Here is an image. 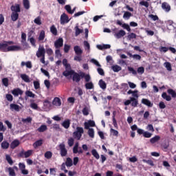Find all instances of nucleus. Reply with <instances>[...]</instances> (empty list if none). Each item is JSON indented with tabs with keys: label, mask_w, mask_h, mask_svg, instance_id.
Masks as SVG:
<instances>
[{
	"label": "nucleus",
	"mask_w": 176,
	"mask_h": 176,
	"mask_svg": "<svg viewBox=\"0 0 176 176\" xmlns=\"http://www.w3.org/2000/svg\"><path fill=\"white\" fill-rule=\"evenodd\" d=\"M84 46L85 47V50H88V52H90V44L89 43V42L85 41Z\"/></svg>",
	"instance_id": "63"
},
{
	"label": "nucleus",
	"mask_w": 176,
	"mask_h": 176,
	"mask_svg": "<svg viewBox=\"0 0 176 176\" xmlns=\"http://www.w3.org/2000/svg\"><path fill=\"white\" fill-rule=\"evenodd\" d=\"M70 124H71V122L69 121V120H65V121L62 123V126H63V127H64L65 129H69Z\"/></svg>",
	"instance_id": "32"
},
{
	"label": "nucleus",
	"mask_w": 176,
	"mask_h": 176,
	"mask_svg": "<svg viewBox=\"0 0 176 176\" xmlns=\"http://www.w3.org/2000/svg\"><path fill=\"white\" fill-rule=\"evenodd\" d=\"M124 35H126V32L123 30H121L118 31L117 33L114 34V36L117 39H120V38H123V36H124Z\"/></svg>",
	"instance_id": "12"
},
{
	"label": "nucleus",
	"mask_w": 176,
	"mask_h": 176,
	"mask_svg": "<svg viewBox=\"0 0 176 176\" xmlns=\"http://www.w3.org/2000/svg\"><path fill=\"white\" fill-rule=\"evenodd\" d=\"M10 9L12 13H20L21 12V8H20V4H15L14 6H12Z\"/></svg>",
	"instance_id": "10"
},
{
	"label": "nucleus",
	"mask_w": 176,
	"mask_h": 176,
	"mask_svg": "<svg viewBox=\"0 0 176 176\" xmlns=\"http://www.w3.org/2000/svg\"><path fill=\"white\" fill-rule=\"evenodd\" d=\"M146 1H151V0H146ZM139 5H140L141 6H145V8H149V3L144 0H142L141 1H140Z\"/></svg>",
	"instance_id": "37"
},
{
	"label": "nucleus",
	"mask_w": 176,
	"mask_h": 176,
	"mask_svg": "<svg viewBox=\"0 0 176 176\" xmlns=\"http://www.w3.org/2000/svg\"><path fill=\"white\" fill-rule=\"evenodd\" d=\"M1 148L2 149H8V148H9V142L6 141H3L1 143Z\"/></svg>",
	"instance_id": "50"
},
{
	"label": "nucleus",
	"mask_w": 176,
	"mask_h": 176,
	"mask_svg": "<svg viewBox=\"0 0 176 176\" xmlns=\"http://www.w3.org/2000/svg\"><path fill=\"white\" fill-rule=\"evenodd\" d=\"M58 148L60 149V155L62 157H65V156L68 155V150L65 148V144L64 143L60 144Z\"/></svg>",
	"instance_id": "2"
},
{
	"label": "nucleus",
	"mask_w": 176,
	"mask_h": 176,
	"mask_svg": "<svg viewBox=\"0 0 176 176\" xmlns=\"http://www.w3.org/2000/svg\"><path fill=\"white\" fill-rule=\"evenodd\" d=\"M162 8L163 10H165V12H170V10H171V6L166 2L162 3Z\"/></svg>",
	"instance_id": "17"
},
{
	"label": "nucleus",
	"mask_w": 176,
	"mask_h": 176,
	"mask_svg": "<svg viewBox=\"0 0 176 176\" xmlns=\"http://www.w3.org/2000/svg\"><path fill=\"white\" fill-rule=\"evenodd\" d=\"M158 141H160V136L155 135V137L150 139L151 144H156Z\"/></svg>",
	"instance_id": "25"
},
{
	"label": "nucleus",
	"mask_w": 176,
	"mask_h": 176,
	"mask_svg": "<svg viewBox=\"0 0 176 176\" xmlns=\"http://www.w3.org/2000/svg\"><path fill=\"white\" fill-rule=\"evenodd\" d=\"M74 72H75V71L73 69L65 70L63 72V76H65L67 78L68 76H72V75H74Z\"/></svg>",
	"instance_id": "22"
},
{
	"label": "nucleus",
	"mask_w": 176,
	"mask_h": 176,
	"mask_svg": "<svg viewBox=\"0 0 176 176\" xmlns=\"http://www.w3.org/2000/svg\"><path fill=\"white\" fill-rule=\"evenodd\" d=\"M98 85L102 90H105L107 89V83L104 80L100 79L98 82Z\"/></svg>",
	"instance_id": "23"
},
{
	"label": "nucleus",
	"mask_w": 176,
	"mask_h": 176,
	"mask_svg": "<svg viewBox=\"0 0 176 176\" xmlns=\"http://www.w3.org/2000/svg\"><path fill=\"white\" fill-rule=\"evenodd\" d=\"M69 20L70 19L67 14L63 13V14H61L60 19L61 25H64V24H67V23H69Z\"/></svg>",
	"instance_id": "3"
},
{
	"label": "nucleus",
	"mask_w": 176,
	"mask_h": 176,
	"mask_svg": "<svg viewBox=\"0 0 176 176\" xmlns=\"http://www.w3.org/2000/svg\"><path fill=\"white\" fill-rule=\"evenodd\" d=\"M2 83L3 86L6 87H8L9 86V78H4L2 79Z\"/></svg>",
	"instance_id": "47"
},
{
	"label": "nucleus",
	"mask_w": 176,
	"mask_h": 176,
	"mask_svg": "<svg viewBox=\"0 0 176 176\" xmlns=\"http://www.w3.org/2000/svg\"><path fill=\"white\" fill-rule=\"evenodd\" d=\"M45 53H47L48 56H52L53 54V50H52V48H47Z\"/></svg>",
	"instance_id": "64"
},
{
	"label": "nucleus",
	"mask_w": 176,
	"mask_h": 176,
	"mask_svg": "<svg viewBox=\"0 0 176 176\" xmlns=\"http://www.w3.org/2000/svg\"><path fill=\"white\" fill-rule=\"evenodd\" d=\"M97 49L99 50H106L107 49H111V45L109 44H102L96 45Z\"/></svg>",
	"instance_id": "14"
},
{
	"label": "nucleus",
	"mask_w": 176,
	"mask_h": 176,
	"mask_svg": "<svg viewBox=\"0 0 176 176\" xmlns=\"http://www.w3.org/2000/svg\"><path fill=\"white\" fill-rule=\"evenodd\" d=\"M111 68L114 72H119V71H122V67L117 65L112 66Z\"/></svg>",
	"instance_id": "41"
},
{
	"label": "nucleus",
	"mask_w": 176,
	"mask_h": 176,
	"mask_svg": "<svg viewBox=\"0 0 176 176\" xmlns=\"http://www.w3.org/2000/svg\"><path fill=\"white\" fill-rule=\"evenodd\" d=\"M137 38V34L135 33H131L127 36V39L129 41H131V39H135Z\"/></svg>",
	"instance_id": "49"
},
{
	"label": "nucleus",
	"mask_w": 176,
	"mask_h": 176,
	"mask_svg": "<svg viewBox=\"0 0 176 176\" xmlns=\"http://www.w3.org/2000/svg\"><path fill=\"white\" fill-rule=\"evenodd\" d=\"M65 10H67V13H69V14H74V10H72L71 6L66 5L65 6Z\"/></svg>",
	"instance_id": "40"
},
{
	"label": "nucleus",
	"mask_w": 176,
	"mask_h": 176,
	"mask_svg": "<svg viewBox=\"0 0 176 176\" xmlns=\"http://www.w3.org/2000/svg\"><path fill=\"white\" fill-rule=\"evenodd\" d=\"M46 130H47V126L43 124L38 128L37 131H38V133H44Z\"/></svg>",
	"instance_id": "31"
},
{
	"label": "nucleus",
	"mask_w": 176,
	"mask_h": 176,
	"mask_svg": "<svg viewBox=\"0 0 176 176\" xmlns=\"http://www.w3.org/2000/svg\"><path fill=\"white\" fill-rule=\"evenodd\" d=\"M45 53L46 51L45 50V47H41L38 48V51L36 52V56L39 58L41 57L45 56Z\"/></svg>",
	"instance_id": "5"
},
{
	"label": "nucleus",
	"mask_w": 176,
	"mask_h": 176,
	"mask_svg": "<svg viewBox=\"0 0 176 176\" xmlns=\"http://www.w3.org/2000/svg\"><path fill=\"white\" fill-rule=\"evenodd\" d=\"M34 23L36 24L37 25H42V21L41 20L40 16H37L34 20Z\"/></svg>",
	"instance_id": "44"
},
{
	"label": "nucleus",
	"mask_w": 176,
	"mask_h": 176,
	"mask_svg": "<svg viewBox=\"0 0 176 176\" xmlns=\"http://www.w3.org/2000/svg\"><path fill=\"white\" fill-rule=\"evenodd\" d=\"M85 133V130H83L82 127L77 126L76 131L73 133V137L76 140H80L82 138V135Z\"/></svg>",
	"instance_id": "1"
},
{
	"label": "nucleus",
	"mask_w": 176,
	"mask_h": 176,
	"mask_svg": "<svg viewBox=\"0 0 176 176\" xmlns=\"http://www.w3.org/2000/svg\"><path fill=\"white\" fill-rule=\"evenodd\" d=\"M50 32H52V34H54L55 36L57 35V28H56V26L54 25H52L50 27Z\"/></svg>",
	"instance_id": "34"
},
{
	"label": "nucleus",
	"mask_w": 176,
	"mask_h": 176,
	"mask_svg": "<svg viewBox=\"0 0 176 176\" xmlns=\"http://www.w3.org/2000/svg\"><path fill=\"white\" fill-rule=\"evenodd\" d=\"M75 30V36H78V35H80L83 32V30L80 29L78 26H76L74 28Z\"/></svg>",
	"instance_id": "29"
},
{
	"label": "nucleus",
	"mask_w": 176,
	"mask_h": 176,
	"mask_svg": "<svg viewBox=\"0 0 176 176\" xmlns=\"http://www.w3.org/2000/svg\"><path fill=\"white\" fill-rule=\"evenodd\" d=\"M148 17L149 19H151L153 21H157L159 20V16H157V15L151 14L148 15Z\"/></svg>",
	"instance_id": "48"
},
{
	"label": "nucleus",
	"mask_w": 176,
	"mask_h": 176,
	"mask_svg": "<svg viewBox=\"0 0 176 176\" xmlns=\"http://www.w3.org/2000/svg\"><path fill=\"white\" fill-rule=\"evenodd\" d=\"M128 71L130 72L131 74H133V75H137V71L134 69L133 67H129Z\"/></svg>",
	"instance_id": "61"
},
{
	"label": "nucleus",
	"mask_w": 176,
	"mask_h": 176,
	"mask_svg": "<svg viewBox=\"0 0 176 176\" xmlns=\"http://www.w3.org/2000/svg\"><path fill=\"white\" fill-rule=\"evenodd\" d=\"M32 150H28V151L25 152L24 153V157L27 158V157H30V156H31V155H32Z\"/></svg>",
	"instance_id": "59"
},
{
	"label": "nucleus",
	"mask_w": 176,
	"mask_h": 176,
	"mask_svg": "<svg viewBox=\"0 0 176 176\" xmlns=\"http://www.w3.org/2000/svg\"><path fill=\"white\" fill-rule=\"evenodd\" d=\"M131 105L133 107V108H137L138 107V99L131 97Z\"/></svg>",
	"instance_id": "15"
},
{
	"label": "nucleus",
	"mask_w": 176,
	"mask_h": 176,
	"mask_svg": "<svg viewBox=\"0 0 176 176\" xmlns=\"http://www.w3.org/2000/svg\"><path fill=\"white\" fill-rule=\"evenodd\" d=\"M75 142V140H74V138H70L68 139L67 141V144L69 145V146H74V142Z\"/></svg>",
	"instance_id": "60"
},
{
	"label": "nucleus",
	"mask_w": 176,
	"mask_h": 176,
	"mask_svg": "<svg viewBox=\"0 0 176 176\" xmlns=\"http://www.w3.org/2000/svg\"><path fill=\"white\" fill-rule=\"evenodd\" d=\"M20 145V141L19 140H14L11 142L10 144V148L11 149H15V148H17Z\"/></svg>",
	"instance_id": "18"
},
{
	"label": "nucleus",
	"mask_w": 176,
	"mask_h": 176,
	"mask_svg": "<svg viewBox=\"0 0 176 176\" xmlns=\"http://www.w3.org/2000/svg\"><path fill=\"white\" fill-rule=\"evenodd\" d=\"M43 144V141L42 140H39L36 141L33 144V146H34V148H38V146H42Z\"/></svg>",
	"instance_id": "33"
},
{
	"label": "nucleus",
	"mask_w": 176,
	"mask_h": 176,
	"mask_svg": "<svg viewBox=\"0 0 176 176\" xmlns=\"http://www.w3.org/2000/svg\"><path fill=\"white\" fill-rule=\"evenodd\" d=\"M162 97L166 101H170L171 100V96H170V95H167V93L166 92L162 93Z\"/></svg>",
	"instance_id": "35"
},
{
	"label": "nucleus",
	"mask_w": 176,
	"mask_h": 176,
	"mask_svg": "<svg viewBox=\"0 0 176 176\" xmlns=\"http://www.w3.org/2000/svg\"><path fill=\"white\" fill-rule=\"evenodd\" d=\"M65 164L67 167H72V165L74 164V163L72 162V159H71L70 157H67L66 159V162Z\"/></svg>",
	"instance_id": "30"
},
{
	"label": "nucleus",
	"mask_w": 176,
	"mask_h": 176,
	"mask_svg": "<svg viewBox=\"0 0 176 176\" xmlns=\"http://www.w3.org/2000/svg\"><path fill=\"white\" fill-rule=\"evenodd\" d=\"M74 50L76 54V56H82L83 54V50L80 48L79 45H76L74 47Z\"/></svg>",
	"instance_id": "13"
},
{
	"label": "nucleus",
	"mask_w": 176,
	"mask_h": 176,
	"mask_svg": "<svg viewBox=\"0 0 176 176\" xmlns=\"http://www.w3.org/2000/svg\"><path fill=\"white\" fill-rule=\"evenodd\" d=\"M81 78H84L85 82H89L91 80L89 74H86L85 72H80Z\"/></svg>",
	"instance_id": "16"
},
{
	"label": "nucleus",
	"mask_w": 176,
	"mask_h": 176,
	"mask_svg": "<svg viewBox=\"0 0 176 176\" xmlns=\"http://www.w3.org/2000/svg\"><path fill=\"white\" fill-rule=\"evenodd\" d=\"M24 91L21 90L20 88H15L12 91V94L15 97H19V96H23Z\"/></svg>",
	"instance_id": "6"
},
{
	"label": "nucleus",
	"mask_w": 176,
	"mask_h": 176,
	"mask_svg": "<svg viewBox=\"0 0 176 176\" xmlns=\"http://www.w3.org/2000/svg\"><path fill=\"white\" fill-rule=\"evenodd\" d=\"M80 78H82V76H80V72L79 73H76V72H74L73 74V81L76 82V83H79V82H80Z\"/></svg>",
	"instance_id": "7"
},
{
	"label": "nucleus",
	"mask_w": 176,
	"mask_h": 176,
	"mask_svg": "<svg viewBox=\"0 0 176 176\" xmlns=\"http://www.w3.org/2000/svg\"><path fill=\"white\" fill-rule=\"evenodd\" d=\"M131 16H132L131 12H125L123 15V19H126L127 20H129V19H130V17H131Z\"/></svg>",
	"instance_id": "53"
},
{
	"label": "nucleus",
	"mask_w": 176,
	"mask_h": 176,
	"mask_svg": "<svg viewBox=\"0 0 176 176\" xmlns=\"http://www.w3.org/2000/svg\"><path fill=\"white\" fill-rule=\"evenodd\" d=\"M6 160H7L8 163L10 164V166L13 164V160H12V157H10V155H6Z\"/></svg>",
	"instance_id": "45"
},
{
	"label": "nucleus",
	"mask_w": 176,
	"mask_h": 176,
	"mask_svg": "<svg viewBox=\"0 0 176 176\" xmlns=\"http://www.w3.org/2000/svg\"><path fill=\"white\" fill-rule=\"evenodd\" d=\"M0 50L4 53H8V43H0Z\"/></svg>",
	"instance_id": "21"
},
{
	"label": "nucleus",
	"mask_w": 176,
	"mask_h": 176,
	"mask_svg": "<svg viewBox=\"0 0 176 176\" xmlns=\"http://www.w3.org/2000/svg\"><path fill=\"white\" fill-rule=\"evenodd\" d=\"M53 105L56 107H60L61 106V99L60 98L56 97L52 101Z\"/></svg>",
	"instance_id": "19"
},
{
	"label": "nucleus",
	"mask_w": 176,
	"mask_h": 176,
	"mask_svg": "<svg viewBox=\"0 0 176 176\" xmlns=\"http://www.w3.org/2000/svg\"><path fill=\"white\" fill-rule=\"evenodd\" d=\"M28 41H30L32 46H33V47H36V41L35 40V38L34 37H31L30 38H28Z\"/></svg>",
	"instance_id": "43"
},
{
	"label": "nucleus",
	"mask_w": 176,
	"mask_h": 176,
	"mask_svg": "<svg viewBox=\"0 0 176 176\" xmlns=\"http://www.w3.org/2000/svg\"><path fill=\"white\" fill-rule=\"evenodd\" d=\"M88 135L90 138H94V129L90 128L88 130Z\"/></svg>",
	"instance_id": "39"
},
{
	"label": "nucleus",
	"mask_w": 176,
	"mask_h": 176,
	"mask_svg": "<svg viewBox=\"0 0 176 176\" xmlns=\"http://www.w3.org/2000/svg\"><path fill=\"white\" fill-rule=\"evenodd\" d=\"M117 24L118 25H120L121 27H122V28H124V30H126L128 32H130V31H131V28H130V25H129V24L127 23H122V21L118 20Z\"/></svg>",
	"instance_id": "9"
},
{
	"label": "nucleus",
	"mask_w": 176,
	"mask_h": 176,
	"mask_svg": "<svg viewBox=\"0 0 176 176\" xmlns=\"http://www.w3.org/2000/svg\"><path fill=\"white\" fill-rule=\"evenodd\" d=\"M8 173L10 176H16V172H14V169L13 168H8Z\"/></svg>",
	"instance_id": "52"
},
{
	"label": "nucleus",
	"mask_w": 176,
	"mask_h": 176,
	"mask_svg": "<svg viewBox=\"0 0 176 176\" xmlns=\"http://www.w3.org/2000/svg\"><path fill=\"white\" fill-rule=\"evenodd\" d=\"M142 104L146 105V107H148V108H152V107H153V103H152L149 99L146 98L142 99Z\"/></svg>",
	"instance_id": "11"
},
{
	"label": "nucleus",
	"mask_w": 176,
	"mask_h": 176,
	"mask_svg": "<svg viewBox=\"0 0 176 176\" xmlns=\"http://www.w3.org/2000/svg\"><path fill=\"white\" fill-rule=\"evenodd\" d=\"M142 161L144 163H146L147 164H149V166H151L152 167L155 166V164H153V161H152V160H143Z\"/></svg>",
	"instance_id": "56"
},
{
	"label": "nucleus",
	"mask_w": 176,
	"mask_h": 176,
	"mask_svg": "<svg viewBox=\"0 0 176 176\" xmlns=\"http://www.w3.org/2000/svg\"><path fill=\"white\" fill-rule=\"evenodd\" d=\"M11 19L12 21H17L19 20V12H12Z\"/></svg>",
	"instance_id": "24"
},
{
	"label": "nucleus",
	"mask_w": 176,
	"mask_h": 176,
	"mask_svg": "<svg viewBox=\"0 0 176 176\" xmlns=\"http://www.w3.org/2000/svg\"><path fill=\"white\" fill-rule=\"evenodd\" d=\"M33 85L36 90H38V89H41V83L39 82V81H34Z\"/></svg>",
	"instance_id": "54"
},
{
	"label": "nucleus",
	"mask_w": 176,
	"mask_h": 176,
	"mask_svg": "<svg viewBox=\"0 0 176 176\" xmlns=\"http://www.w3.org/2000/svg\"><path fill=\"white\" fill-rule=\"evenodd\" d=\"M63 45L64 40L63 39V38H59L54 42V47H56V49H60V47H63Z\"/></svg>",
	"instance_id": "4"
},
{
	"label": "nucleus",
	"mask_w": 176,
	"mask_h": 176,
	"mask_svg": "<svg viewBox=\"0 0 176 176\" xmlns=\"http://www.w3.org/2000/svg\"><path fill=\"white\" fill-rule=\"evenodd\" d=\"M25 96L27 97H30L32 98H35V95L34 93H32V91H25Z\"/></svg>",
	"instance_id": "46"
},
{
	"label": "nucleus",
	"mask_w": 176,
	"mask_h": 176,
	"mask_svg": "<svg viewBox=\"0 0 176 176\" xmlns=\"http://www.w3.org/2000/svg\"><path fill=\"white\" fill-rule=\"evenodd\" d=\"M110 133L113 135H114V137H118V135H119V131H116V130H115V129H113L112 128L110 129Z\"/></svg>",
	"instance_id": "58"
},
{
	"label": "nucleus",
	"mask_w": 176,
	"mask_h": 176,
	"mask_svg": "<svg viewBox=\"0 0 176 176\" xmlns=\"http://www.w3.org/2000/svg\"><path fill=\"white\" fill-rule=\"evenodd\" d=\"M79 148V143L76 142L73 148V153H78V148Z\"/></svg>",
	"instance_id": "57"
},
{
	"label": "nucleus",
	"mask_w": 176,
	"mask_h": 176,
	"mask_svg": "<svg viewBox=\"0 0 176 176\" xmlns=\"http://www.w3.org/2000/svg\"><path fill=\"white\" fill-rule=\"evenodd\" d=\"M164 65L168 71H173V69L171 68V63L169 62H165Z\"/></svg>",
	"instance_id": "55"
},
{
	"label": "nucleus",
	"mask_w": 176,
	"mask_h": 176,
	"mask_svg": "<svg viewBox=\"0 0 176 176\" xmlns=\"http://www.w3.org/2000/svg\"><path fill=\"white\" fill-rule=\"evenodd\" d=\"M45 30H41L39 36H38V41H43L45 39Z\"/></svg>",
	"instance_id": "38"
},
{
	"label": "nucleus",
	"mask_w": 176,
	"mask_h": 176,
	"mask_svg": "<svg viewBox=\"0 0 176 176\" xmlns=\"http://www.w3.org/2000/svg\"><path fill=\"white\" fill-rule=\"evenodd\" d=\"M23 3L25 9L28 10L30 9V0H23Z\"/></svg>",
	"instance_id": "42"
},
{
	"label": "nucleus",
	"mask_w": 176,
	"mask_h": 176,
	"mask_svg": "<svg viewBox=\"0 0 176 176\" xmlns=\"http://www.w3.org/2000/svg\"><path fill=\"white\" fill-rule=\"evenodd\" d=\"M167 93L172 96L173 98H176V92L173 89H168Z\"/></svg>",
	"instance_id": "36"
},
{
	"label": "nucleus",
	"mask_w": 176,
	"mask_h": 176,
	"mask_svg": "<svg viewBox=\"0 0 176 176\" xmlns=\"http://www.w3.org/2000/svg\"><path fill=\"white\" fill-rule=\"evenodd\" d=\"M143 137H144V138H151V137H152V133L148 131H144Z\"/></svg>",
	"instance_id": "62"
},
{
	"label": "nucleus",
	"mask_w": 176,
	"mask_h": 176,
	"mask_svg": "<svg viewBox=\"0 0 176 176\" xmlns=\"http://www.w3.org/2000/svg\"><path fill=\"white\" fill-rule=\"evenodd\" d=\"M85 89H87V90H91V89H94V84H93L92 82L85 83Z\"/></svg>",
	"instance_id": "27"
},
{
	"label": "nucleus",
	"mask_w": 176,
	"mask_h": 176,
	"mask_svg": "<svg viewBox=\"0 0 176 176\" xmlns=\"http://www.w3.org/2000/svg\"><path fill=\"white\" fill-rule=\"evenodd\" d=\"M10 109L11 111H16V112H19V111H20V106L19 104L12 103L10 104Z\"/></svg>",
	"instance_id": "20"
},
{
	"label": "nucleus",
	"mask_w": 176,
	"mask_h": 176,
	"mask_svg": "<svg viewBox=\"0 0 176 176\" xmlns=\"http://www.w3.org/2000/svg\"><path fill=\"white\" fill-rule=\"evenodd\" d=\"M19 50H21V47L19 45H10L8 47V52H19Z\"/></svg>",
	"instance_id": "8"
},
{
	"label": "nucleus",
	"mask_w": 176,
	"mask_h": 176,
	"mask_svg": "<svg viewBox=\"0 0 176 176\" xmlns=\"http://www.w3.org/2000/svg\"><path fill=\"white\" fill-rule=\"evenodd\" d=\"M45 159H52V156H53V153L51 151H47L44 154Z\"/></svg>",
	"instance_id": "51"
},
{
	"label": "nucleus",
	"mask_w": 176,
	"mask_h": 176,
	"mask_svg": "<svg viewBox=\"0 0 176 176\" xmlns=\"http://www.w3.org/2000/svg\"><path fill=\"white\" fill-rule=\"evenodd\" d=\"M91 155H93L95 159H96L97 160L100 159V154H98V152H97V150L96 148L91 150Z\"/></svg>",
	"instance_id": "28"
},
{
	"label": "nucleus",
	"mask_w": 176,
	"mask_h": 176,
	"mask_svg": "<svg viewBox=\"0 0 176 176\" xmlns=\"http://www.w3.org/2000/svg\"><path fill=\"white\" fill-rule=\"evenodd\" d=\"M21 78L26 83H30V82H31V80H30V76H28L27 74H21Z\"/></svg>",
	"instance_id": "26"
}]
</instances>
